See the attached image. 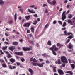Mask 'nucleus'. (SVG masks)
<instances>
[{
  "label": "nucleus",
  "mask_w": 75,
  "mask_h": 75,
  "mask_svg": "<svg viewBox=\"0 0 75 75\" xmlns=\"http://www.w3.org/2000/svg\"><path fill=\"white\" fill-rule=\"evenodd\" d=\"M30 23H25L23 25L24 27H29V26L30 25Z\"/></svg>",
  "instance_id": "11"
},
{
  "label": "nucleus",
  "mask_w": 75,
  "mask_h": 75,
  "mask_svg": "<svg viewBox=\"0 0 75 75\" xmlns=\"http://www.w3.org/2000/svg\"><path fill=\"white\" fill-rule=\"evenodd\" d=\"M50 50H51V51H52L53 54H54V55H57V53L55 52L52 49Z\"/></svg>",
  "instance_id": "21"
},
{
  "label": "nucleus",
  "mask_w": 75,
  "mask_h": 75,
  "mask_svg": "<svg viewBox=\"0 0 75 75\" xmlns=\"http://www.w3.org/2000/svg\"><path fill=\"white\" fill-rule=\"evenodd\" d=\"M14 19L15 21H16L17 20V13H15L14 16Z\"/></svg>",
  "instance_id": "25"
},
{
  "label": "nucleus",
  "mask_w": 75,
  "mask_h": 75,
  "mask_svg": "<svg viewBox=\"0 0 75 75\" xmlns=\"http://www.w3.org/2000/svg\"><path fill=\"white\" fill-rule=\"evenodd\" d=\"M65 13H66V11H63L62 13V15H66L65 14Z\"/></svg>",
  "instance_id": "51"
},
{
  "label": "nucleus",
  "mask_w": 75,
  "mask_h": 75,
  "mask_svg": "<svg viewBox=\"0 0 75 75\" xmlns=\"http://www.w3.org/2000/svg\"><path fill=\"white\" fill-rule=\"evenodd\" d=\"M58 64H61V62L60 61V59L58 60V62H57Z\"/></svg>",
  "instance_id": "44"
},
{
  "label": "nucleus",
  "mask_w": 75,
  "mask_h": 75,
  "mask_svg": "<svg viewBox=\"0 0 75 75\" xmlns=\"http://www.w3.org/2000/svg\"><path fill=\"white\" fill-rule=\"evenodd\" d=\"M28 12L30 13H32V14H35V11H34L33 9L30 10V9L28 8Z\"/></svg>",
  "instance_id": "4"
},
{
  "label": "nucleus",
  "mask_w": 75,
  "mask_h": 75,
  "mask_svg": "<svg viewBox=\"0 0 75 75\" xmlns=\"http://www.w3.org/2000/svg\"><path fill=\"white\" fill-rule=\"evenodd\" d=\"M10 62H11L12 63H14L15 61V59L13 58L11 59H10Z\"/></svg>",
  "instance_id": "14"
},
{
  "label": "nucleus",
  "mask_w": 75,
  "mask_h": 75,
  "mask_svg": "<svg viewBox=\"0 0 75 75\" xmlns=\"http://www.w3.org/2000/svg\"><path fill=\"white\" fill-rule=\"evenodd\" d=\"M46 62L47 64H49V63H50V62H49L48 60H47Z\"/></svg>",
  "instance_id": "56"
},
{
  "label": "nucleus",
  "mask_w": 75,
  "mask_h": 75,
  "mask_svg": "<svg viewBox=\"0 0 75 75\" xmlns=\"http://www.w3.org/2000/svg\"><path fill=\"white\" fill-rule=\"evenodd\" d=\"M69 48H70V49H72L73 48V46L72 45V44H71V43H69Z\"/></svg>",
  "instance_id": "17"
},
{
  "label": "nucleus",
  "mask_w": 75,
  "mask_h": 75,
  "mask_svg": "<svg viewBox=\"0 0 75 75\" xmlns=\"http://www.w3.org/2000/svg\"><path fill=\"white\" fill-rule=\"evenodd\" d=\"M33 61L34 62H37V61H38V60H36V59H35V58H34L33 59Z\"/></svg>",
  "instance_id": "39"
},
{
  "label": "nucleus",
  "mask_w": 75,
  "mask_h": 75,
  "mask_svg": "<svg viewBox=\"0 0 75 75\" xmlns=\"http://www.w3.org/2000/svg\"><path fill=\"white\" fill-rule=\"evenodd\" d=\"M67 2H68V0H65L64 2V3H67Z\"/></svg>",
  "instance_id": "62"
},
{
  "label": "nucleus",
  "mask_w": 75,
  "mask_h": 75,
  "mask_svg": "<svg viewBox=\"0 0 75 75\" xmlns=\"http://www.w3.org/2000/svg\"><path fill=\"white\" fill-rule=\"evenodd\" d=\"M68 61H69V63H70V64L71 63H74V61L73 60H71L69 59H68Z\"/></svg>",
  "instance_id": "28"
},
{
  "label": "nucleus",
  "mask_w": 75,
  "mask_h": 75,
  "mask_svg": "<svg viewBox=\"0 0 75 75\" xmlns=\"http://www.w3.org/2000/svg\"><path fill=\"white\" fill-rule=\"evenodd\" d=\"M53 24H56V23H57V21L56 20L54 21H53Z\"/></svg>",
  "instance_id": "47"
},
{
  "label": "nucleus",
  "mask_w": 75,
  "mask_h": 75,
  "mask_svg": "<svg viewBox=\"0 0 75 75\" xmlns=\"http://www.w3.org/2000/svg\"><path fill=\"white\" fill-rule=\"evenodd\" d=\"M30 61H33V57L30 58Z\"/></svg>",
  "instance_id": "53"
},
{
  "label": "nucleus",
  "mask_w": 75,
  "mask_h": 75,
  "mask_svg": "<svg viewBox=\"0 0 75 75\" xmlns=\"http://www.w3.org/2000/svg\"><path fill=\"white\" fill-rule=\"evenodd\" d=\"M16 64L17 65H20V63L19 62H17Z\"/></svg>",
  "instance_id": "57"
},
{
  "label": "nucleus",
  "mask_w": 75,
  "mask_h": 75,
  "mask_svg": "<svg viewBox=\"0 0 75 75\" xmlns=\"http://www.w3.org/2000/svg\"><path fill=\"white\" fill-rule=\"evenodd\" d=\"M12 23H13V21L12 20H11L8 21L9 24H12Z\"/></svg>",
  "instance_id": "18"
},
{
  "label": "nucleus",
  "mask_w": 75,
  "mask_h": 75,
  "mask_svg": "<svg viewBox=\"0 0 75 75\" xmlns=\"http://www.w3.org/2000/svg\"><path fill=\"white\" fill-rule=\"evenodd\" d=\"M68 17L70 19L71 18H72V15L71 14H69L68 16Z\"/></svg>",
  "instance_id": "35"
},
{
  "label": "nucleus",
  "mask_w": 75,
  "mask_h": 75,
  "mask_svg": "<svg viewBox=\"0 0 75 75\" xmlns=\"http://www.w3.org/2000/svg\"><path fill=\"white\" fill-rule=\"evenodd\" d=\"M57 3V2L56 1V0H53L52 2H50V4H51V5H52V6H54L55 4Z\"/></svg>",
  "instance_id": "3"
},
{
  "label": "nucleus",
  "mask_w": 75,
  "mask_h": 75,
  "mask_svg": "<svg viewBox=\"0 0 75 75\" xmlns=\"http://www.w3.org/2000/svg\"><path fill=\"white\" fill-rule=\"evenodd\" d=\"M58 22L59 24H60V25H62V21H58Z\"/></svg>",
  "instance_id": "34"
},
{
  "label": "nucleus",
  "mask_w": 75,
  "mask_h": 75,
  "mask_svg": "<svg viewBox=\"0 0 75 75\" xmlns=\"http://www.w3.org/2000/svg\"><path fill=\"white\" fill-rule=\"evenodd\" d=\"M27 33H30V30H28L27 31Z\"/></svg>",
  "instance_id": "49"
},
{
  "label": "nucleus",
  "mask_w": 75,
  "mask_h": 75,
  "mask_svg": "<svg viewBox=\"0 0 75 75\" xmlns=\"http://www.w3.org/2000/svg\"><path fill=\"white\" fill-rule=\"evenodd\" d=\"M16 67L14 66H12V69H16Z\"/></svg>",
  "instance_id": "50"
},
{
  "label": "nucleus",
  "mask_w": 75,
  "mask_h": 75,
  "mask_svg": "<svg viewBox=\"0 0 75 75\" xmlns=\"http://www.w3.org/2000/svg\"><path fill=\"white\" fill-rule=\"evenodd\" d=\"M4 43V44H6V45H9V44H10V43H9L7 42H5Z\"/></svg>",
  "instance_id": "41"
},
{
  "label": "nucleus",
  "mask_w": 75,
  "mask_h": 75,
  "mask_svg": "<svg viewBox=\"0 0 75 75\" xmlns=\"http://www.w3.org/2000/svg\"><path fill=\"white\" fill-rule=\"evenodd\" d=\"M4 58L6 62H7V59H6V57H4Z\"/></svg>",
  "instance_id": "59"
},
{
  "label": "nucleus",
  "mask_w": 75,
  "mask_h": 75,
  "mask_svg": "<svg viewBox=\"0 0 75 75\" xmlns=\"http://www.w3.org/2000/svg\"><path fill=\"white\" fill-rule=\"evenodd\" d=\"M34 7H35V5H31L29 7L30 8H33Z\"/></svg>",
  "instance_id": "32"
},
{
  "label": "nucleus",
  "mask_w": 75,
  "mask_h": 75,
  "mask_svg": "<svg viewBox=\"0 0 75 75\" xmlns=\"http://www.w3.org/2000/svg\"><path fill=\"white\" fill-rule=\"evenodd\" d=\"M65 73H67V74H69L71 75H73V73H72V72L71 71H67L65 72Z\"/></svg>",
  "instance_id": "13"
},
{
  "label": "nucleus",
  "mask_w": 75,
  "mask_h": 75,
  "mask_svg": "<svg viewBox=\"0 0 75 75\" xmlns=\"http://www.w3.org/2000/svg\"><path fill=\"white\" fill-rule=\"evenodd\" d=\"M47 44L48 45L51 46V42L50 40H49L47 42Z\"/></svg>",
  "instance_id": "19"
},
{
  "label": "nucleus",
  "mask_w": 75,
  "mask_h": 75,
  "mask_svg": "<svg viewBox=\"0 0 75 75\" xmlns=\"http://www.w3.org/2000/svg\"><path fill=\"white\" fill-rule=\"evenodd\" d=\"M53 71L54 72H57V71L56 70V69H55V68H56V67H53Z\"/></svg>",
  "instance_id": "22"
},
{
  "label": "nucleus",
  "mask_w": 75,
  "mask_h": 75,
  "mask_svg": "<svg viewBox=\"0 0 75 75\" xmlns=\"http://www.w3.org/2000/svg\"><path fill=\"white\" fill-rule=\"evenodd\" d=\"M39 60L40 62H42V61H44L42 59H39Z\"/></svg>",
  "instance_id": "45"
},
{
  "label": "nucleus",
  "mask_w": 75,
  "mask_h": 75,
  "mask_svg": "<svg viewBox=\"0 0 75 75\" xmlns=\"http://www.w3.org/2000/svg\"><path fill=\"white\" fill-rule=\"evenodd\" d=\"M48 24H47L44 27V28H47V27H48Z\"/></svg>",
  "instance_id": "48"
},
{
  "label": "nucleus",
  "mask_w": 75,
  "mask_h": 75,
  "mask_svg": "<svg viewBox=\"0 0 75 75\" xmlns=\"http://www.w3.org/2000/svg\"><path fill=\"white\" fill-rule=\"evenodd\" d=\"M8 47V46H6L4 47H2V50H7V48Z\"/></svg>",
  "instance_id": "26"
},
{
  "label": "nucleus",
  "mask_w": 75,
  "mask_h": 75,
  "mask_svg": "<svg viewBox=\"0 0 75 75\" xmlns=\"http://www.w3.org/2000/svg\"><path fill=\"white\" fill-rule=\"evenodd\" d=\"M19 20H21V19H22V18L21 17H19L18 18Z\"/></svg>",
  "instance_id": "63"
},
{
  "label": "nucleus",
  "mask_w": 75,
  "mask_h": 75,
  "mask_svg": "<svg viewBox=\"0 0 75 75\" xmlns=\"http://www.w3.org/2000/svg\"><path fill=\"white\" fill-rule=\"evenodd\" d=\"M67 22L68 23H72V21L71 20H67Z\"/></svg>",
  "instance_id": "36"
},
{
  "label": "nucleus",
  "mask_w": 75,
  "mask_h": 75,
  "mask_svg": "<svg viewBox=\"0 0 75 75\" xmlns=\"http://www.w3.org/2000/svg\"><path fill=\"white\" fill-rule=\"evenodd\" d=\"M49 50H52L54 51H57V50H58V48L56 47L55 45H54L52 46V47L49 48Z\"/></svg>",
  "instance_id": "2"
},
{
  "label": "nucleus",
  "mask_w": 75,
  "mask_h": 75,
  "mask_svg": "<svg viewBox=\"0 0 75 75\" xmlns=\"http://www.w3.org/2000/svg\"><path fill=\"white\" fill-rule=\"evenodd\" d=\"M13 44L14 45H18V42H14L13 43Z\"/></svg>",
  "instance_id": "29"
},
{
  "label": "nucleus",
  "mask_w": 75,
  "mask_h": 75,
  "mask_svg": "<svg viewBox=\"0 0 75 75\" xmlns=\"http://www.w3.org/2000/svg\"><path fill=\"white\" fill-rule=\"evenodd\" d=\"M31 32L32 33H34V27H32L31 28Z\"/></svg>",
  "instance_id": "23"
},
{
  "label": "nucleus",
  "mask_w": 75,
  "mask_h": 75,
  "mask_svg": "<svg viewBox=\"0 0 75 75\" xmlns=\"http://www.w3.org/2000/svg\"><path fill=\"white\" fill-rule=\"evenodd\" d=\"M5 34L6 36H8L10 35V34H8V33H7V32H6L5 33Z\"/></svg>",
  "instance_id": "38"
},
{
  "label": "nucleus",
  "mask_w": 75,
  "mask_h": 75,
  "mask_svg": "<svg viewBox=\"0 0 75 75\" xmlns=\"http://www.w3.org/2000/svg\"><path fill=\"white\" fill-rule=\"evenodd\" d=\"M28 71L30 73V75H33L34 74V71L31 69L29 68L28 69Z\"/></svg>",
  "instance_id": "6"
},
{
  "label": "nucleus",
  "mask_w": 75,
  "mask_h": 75,
  "mask_svg": "<svg viewBox=\"0 0 75 75\" xmlns=\"http://www.w3.org/2000/svg\"><path fill=\"white\" fill-rule=\"evenodd\" d=\"M15 54L18 55H23V52H15Z\"/></svg>",
  "instance_id": "8"
},
{
  "label": "nucleus",
  "mask_w": 75,
  "mask_h": 75,
  "mask_svg": "<svg viewBox=\"0 0 75 75\" xmlns=\"http://www.w3.org/2000/svg\"><path fill=\"white\" fill-rule=\"evenodd\" d=\"M67 18L66 15H62V19L63 21H64L65 19Z\"/></svg>",
  "instance_id": "7"
},
{
  "label": "nucleus",
  "mask_w": 75,
  "mask_h": 75,
  "mask_svg": "<svg viewBox=\"0 0 75 75\" xmlns=\"http://www.w3.org/2000/svg\"><path fill=\"white\" fill-rule=\"evenodd\" d=\"M16 47L14 46H12L11 47H10L9 48V49L11 51H13V50H15L16 48Z\"/></svg>",
  "instance_id": "9"
},
{
  "label": "nucleus",
  "mask_w": 75,
  "mask_h": 75,
  "mask_svg": "<svg viewBox=\"0 0 75 75\" xmlns=\"http://www.w3.org/2000/svg\"><path fill=\"white\" fill-rule=\"evenodd\" d=\"M21 61L22 62H23V61H25V59L24 58L21 59Z\"/></svg>",
  "instance_id": "40"
},
{
  "label": "nucleus",
  "mask_w": 75,
  "mask_h": 75,
  "mask_svg": "<svg viewBox=\"0 0 75 75\" xmlns=\"http://www.w3.org/2000/svg\"><path fill=\"white\" fill-rule=\"evenodd\" d=\"M4 52H5V53H6V54H8V51H4Z\"/></svg>",
  "instance_id": "60"
},
{
  "label": "nucleus",
  "mask_w": 75,
  "mask_h": 75,
  "mask_svg": "<svg viewBox=\"0 0 75 75\" xmlns=\"http://www.w3.org/2000/svg\"><path fill=\"white\" fill-rule=\"evenodd\" d=\"M57 46H62V45L60 44V43H57Z\"/></svg>",
  "instance_id": "37"
},
{
  "label": "nucleus",
  "mask_w": 75,
  "mask_h": 75,
  "mask_svg": "<svg viewBox=\"0 0 75 75\" xmlns=\"http://www.w3.org/2000/svg\"><path fill=\"white\" fill-rule=\"evenodd\" d=\"M0 51L1 54H4V53L3 52V51H2V50H0Z\"/></svg>",
  "instance_id": "52"
},
{
  "label": "nucleus",
  "mask_w": 75,
  "mask_h": 75,
  "mask_svg": "<svg viewBox=\"0 0 75 75\" xmlns=\"http://www.w3.org/2000/svg\"><path fill=\"white\" fill-rule=\"evenodd\" d=\"M68 38H70V39H72V36H70L68 37H67Z\"/></svg>",
  "instance_id": "43"
},
{
  "label": "nucleus",
  "mask_w": 75,
  "mask_h": 75,
  "mask_svg": "<svg viewBox=\"0 0 75 75\" xmlns=\"http://www.w3.org/2000/svg\"><path fill=\"white\" fill-rule=\"evenodd\" d=\"M45 64V62H43L42 63H41L40 64H39L38 63V67H43V64Z\"/></svg>",
  "instance_id": "12"
},
{
  "label": "nucleus",
  "mask_w": 75,
  "mask_h": 75,
  "mask_svg": "<svg viewBox=\"0 0 75 75\" xmlns=\"http://www.w3.org/2000/svg\"><path fill=\"white\" fill-rule=\"evenodd\" d=\"M37 21H34V23H33V24H34V25H36V24H37Z\"/></svg>",
  "instance_id": "27"
},
{
  "label": "nucleus",
  "mask_w": 75,
  "mask_h": 75,
  "mask_svg": "<svg viewBox=\"0 0 75 75\" xmlns=\"http://www.w3.org/2000/svg\"><path fill=\"white\" fill-rule=\"evenodd\" d=\"M9 68L10 69H13V67L10 65L9 66Z\"/></svg>",
  "instance_id": "42"
},
{
  "label": "nucleus",
  "mask_w": 75,
  "mask_h": 75,
  "mask_svg": "<svg viewBox=\"0 0 75 75\" xmlns=\"http://www.w3.org/2000/svg\"><path fill=\"white\" fill-rule=\"evenodd\" d=\"M63 10V9H62V8H61L59 10V12H61V11H62Z\"/></svg>",
  "instance_id": "61"
},
{
  "label": "nucleus",
  "mask_w": 75,
  "mask_h": 75,
  "mask_svg": "<svg viewBox=\"0 0 75 75\" xmlns=\"http://www.w3.org/2000/svg\"><path fill=\"white\" fill-rule=\"evenodd\" d=\"M66 25H67V23H66V22H64L63 23V24L62 25V27H65V26H66Z\"/></svg>",
  "instance_id": "30"
},
{
  "label": "nucleus",
  "mask_w": 75,
  "mask_h": 75,
  "mask_svg": "<svg viewBox=\"0 0 75 75\" xmlns=\"http://www.w3.org/2000/svg\"><path fill=\"white\" fill-rule=\"evenodd\" d=\"M58 73H59V75H63V74H64V72H63V71L62 70H61L60 69H59L58 70Z\"/></svg>",
  "instance_id": "5"
},
{
  "label": "nucleus",
  "mask_w": 75,
  "mask_h": 75,
  "mask_svg": "<svg viewBox=\"0 0 75 75\" xmlns=\"http://www.w3.org/2000/svg\"><path fill=\"white\" fill-rule=\"evenodd\" d=\"M61 59L62 62L64 63V64H67L68 63V60L65 56H62L61 57Z\"/></svg>",
  "instance_id": "1"
},
{
  "label": "nucleus",
  "mask_w": 75,
  "mask_h": 75,
  "mask_svg": "<svg viewBox=\"0 0 75 75\" xmlns=\"http://www.w3.org/2000/svg\"><path fill=\"white\" fill-rule=\"evenodd\" d=\"M69 41H70V39H68L67 40V41H66V43H68Z\"/></svg>",
  "instance_id": "46"
},
{
  "label": "nucleus",
  "mask_w": 75,
  "mask_h": 75,
  "mask_svg": "<svg viewBox=\"0 0 75 75\" xmlns=\"http://www.w3.org/2000/svg\"><path fill=\"white\" fill-rule=\"evenodd\" d=\"M25 18L26 19V20H30V16L28 15V16H26L25 17Z\"/></svg>",
  "instance_id": "15"
},
{
  "label": "nucleus",
  "mask_w": 75,
  "mask_h": 75,
  "mask_svg": "<svg viewBox=\"0 0 75 75\" xmlns=\"http://www.w3.org/2000/svg\"><path fill=\"white\" fill-rule=\"evenodd\" d=\"M23 49L24 51H30V50H31V49L28 47H23Z\"/></svg>",
  "instance_id": "10"
},
{
  "label": "nucleus",
  "mask_w": 75,
  "mask_h": 75,
  "mask_svg": "<svg viewBox=\"0 0 75 75\" xmlns=\"http://www.w3.org/2000/svg\"><path fill=\"white\" fill-rule=\"evenodd\" d=\"M22 8V7L21 6H19L18 7V8L20 9V8Z\"/></svg>",
  "instance_id": "54"
},
{
  "label": "nucleus",
  "mask_w": 75,
  "mask_h": 75,
  "mask_svg": "<svg viewBox=\"0 0 75 75\" xmlns=\"http://www.w3.org/2000/svg\"><path fill=\"white\" fill-rule=\"evenodd\" d=\"M71 67L72 68V69H74V68H75V65L74 64H71Z\"/></svg>",
  "instance_id": "31"
},
{
  "label": "nucleus",
  "mask_w": 75,
  "mask_h": 75,
  "mask_svg": "<svg viewBox=\"0 0 75 75\" xmlns=\"http://www.w3.org/2000/svg\"><path fill=\"white\" fill-rule=\"evenodd\" d=\"M33 16H35V17H37L38 16V15H37V14L34 15Z\"/></svg>",
  "instance_id": "58"
},
{
  "label": "nucleus",
  "mask_w": 75,
  "mask_h": 75,
  "mask_svg": "<svg viewBox=\"0 0 75 75\" xmlns=\"http://www.w3.org/2000/svg\"><path fill=\"white\" fill-rule=\"evenodd\" d=\"M38 63H33L32 64L33 66H38Z\"/></svg>",
  "instance_id": "20"
},
{
  "label": "nucleus",
  "mask_w": 75,
  "mask_h": 75,
  "mask_svg": "<svg viewBox=\"0 0 75 75\" xmlns=\"http://www.w3.org/2000/svg\"><path fill=\"white\" fill-rule=\"evenodd\" d=\"M7 57H8V58H11V57H12V56H11V55H10V54H8Z\"/></svg>",
  "instance_id": "33"
},
{
  "label": "nucleus",
  "mask_w": 75,
  "mask_h": 75,
  "mask_svg": "<svg viewBox=\"0 0 75 75\" xmlns=\"http://www.w3.org/2000/svg\"><path fill=\"white\" fill-rule=\"evenodd\" d=\"M62 29L63 30H66V28H62Z\"/></svg>",
  "instance_id": "64"
},
{
  "label": "nucleus",
  "mask_w": 75,
  "mask_h": 75,
  "mask_svg": "<svg viewBox=\"0 0 75 75\" xmlns=\"http://www.w3.org/2000/svg\"><path fill=\"white\" fill-rule=\"evenodd\" d=\"M48 12V11L47 9H46L45 11V13H47Z\"/></svg>",
  "instance_id": "55"
},
{
  "label": "nucleus",
  "mask_w": 75,
  "mask_h": 75,
  "mask_svg": "<svg viewBox=\"0 0 75 75\" xmlns=\"http://www.w3.org/2000/svg\"><path fill=\"white\" fill-rule=\"evenodd\" d=\"M2 66L3 67H4V68H6L7 67V66H6V63H5L2 64Z\"/></svg>",
  "instance_id": "24"
},
{
  "label": "nucleus",
  "mask_w": 75,
  "mask_h": 75,
  "mask_svg": "<svg viewBox=\"0 0 75 75\" xmlns=\"http://www.w3.org/2000/svg\"><path fill=\"white\" fill-rule=\"evenodd\" d=\"M4 2L3 0H0V5L1 6H3L4 4Z\"/></svg>",
  "instance_id": "16"
}]
</instances>
